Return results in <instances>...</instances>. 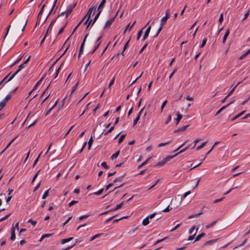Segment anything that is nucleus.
Instances as JSON below:
<instances>
[{
    "instance_id": "obj_20",
    "label": "nucleus",
    "mask_w": 250,
    "mask_h": 250,
    "mask_svg": "<svg viewBox=\"0 0 250 250\" xmlns=\"http://www.w3.org/2000/svg\"><path fill=\"white\" fill-rule=\"evenodd\" d=\"M205 235V233H202L201 234L198 235L196 236V237L195 238V241H198L200 240V239L202 237H204Z\"/></svg>"
},
{
    "instance_id": "obj_24",
    "label": "nucleus",
    "mask_w": 250,
    "mask_h": 250,
    "mask_svg": "<svg viewBox=\"0 0 250 250\" xmlns=\"http://www.w3.org/2000/svg\"><path fill=\"white\" fill-rule=\"evenodd\" d=\"M140 118V115H138L136 118L133 121V126H134L137 123L138 121L139 120Z\"/></svg>"
},
{
    "instance_id": "obj_17",
    "label": "nucleus",
    "mask_w": 250,
    "mask_h": 250,
    "mask_svg": "<svg viewBox=\"0 0 250 250\" xmlns=\"http://www.w3.org/2000/svg\"><path fill=\"white\" fill-rule=\"evenodd\" d=\"M135 23H136V21H134L132 25H130V24H128L127 25V26L126 27V28L125 30V32L127 30H130L131 29V28L133 27V26H134V25L135 24Z\"/></svg>"
},
{
    "instance_id": "obj_19",
    "label": "nucleus",
    "mask_w": 250,
    "mask_h": 250,
    "mask_svg": "<svg viewBox=\"0 0 250 250\" xmlns=\"http://www.w3.org/2000/svg\"><path fill=\"white\" fill-rule=\"evenodd\" d=\"M207 143V142H205L202 143L200 146H197L196 147V150H199L202 149L206 146Z\"/></svg>"
},
{
    "instance_id": "obj_42",
    "label": "nucleus",
    "mask_w": 250,
    "mask_h": 250,
    "mask_svg": "<svg viewBox=\"0 0 250 250\" xmlns=\"http://www.w3.org/2000/svg\"><path fill=\"white\" fill-rule=\"evenodd\" d=\"M144 28H143L141 30L139 31L138 33H137V40H139V39L140 38L142 34V30Z\"/></svg>"
},
{
    "instance_id": "obj_63",
    "label": "nucleus",
    "mask_w": 250,
    "mask_h": 250,
    "mask_svg": "<svg viewBox=\"0 0 250 250\" xmlns=\"http://www.w3.org/2000/svg\"><path fill=\"white\" fill-rule=\"evenodd\" d=\"M113 183H110L108 184L106 187L105 190H107V189H108L110 187H111L113 186Z\"/></svg>"
},
{
    "instance_id": "obj_6",
    "label": "nucleus",
    "mask_w": 250,
    "mask_h": 250,
    "mask_svg": "<svg viewBox=\"0 0 250 250\" xmlns=\"http://www.w3.org/2000/svg\"><path fill=\"white\" fill-rule=\"evenodd\" d=\"M114 19H115V17H113V18H112L111 19H110L109 20H108L106 22V23L104 25V28L108 29L110 26L111 24L113 22V21H114Z\"/></svg>"
},
{
    "instance_id": "obj_51",
    "label": "nucleus",
    "mask_w": 250,
    "mask_h": 250,
    "mask_svg": "<svg viewBox=\"0 0 250 250\" xmlns=\"http://www.w3.org/2000/svg\"><path fill=\"white\" fill-rule=\"evenodd\" d=\"M195 229V226H193L190 229H189L188 233L190 234L192 233L193 232V230Z\"/></svg>"
},
{
    "instance_id": "obj_38",
    "label": "nucleus",
    "mask_w": 250,
    "mask_h": 250,
    "mask_svg": "<svg viewBox=\"0 0 250 250\" xmlns=\"http://www.w3.org/2000/svg\"><path fill=\"white\" fill-rule=\"evenodd\" d=\"M207 39L206 38H204L203 39V41H202V44L200 45V47H203L205 45V44H206V43L207 42Z\"/></svg>"
},
{
    "instance_id": "obj_50",
    "label": "nucleus",
    "mask_w": 250,
    "mask_h": 250,
    "mask_svg": "<svg viewBox=\"0 0 250 250\" xmlns=\"http://www.w3.org/2000/svg\"><path fill=\"white\" fill-rule=\"evenodd\" d=\"M101 166L104 167L106 169H108L109 168L108 166L106 165V163L105 162H103L101 164Z\"/></svg>"
},
{
    "instance_id": "obj_52",
    "label": "nucleus",
    "mask_w": 250,
    "mask_h": 250,
    "mask_svg": "<svg viewBox=\"0 0 250 250\" xmlns=\"http://www.w3.org/2000/svg\"><path fill=\"white\" fill-rule=\"evenodd\" d=\"M73 127L74 125H72L70 127V128L68 129V130L66 132V133L64 135L63 138H65L69 134V133L70 132V131L73 128Z\"/></svg>"
},
{
    "instance_id": "obj_53",
    "label": "nucleus",
    "mask_w": 250,
    "mask_h": 250,
    "mask_svg": "<svg viewBox=\"0 0 250 250\" xmlns=\"http://www.w3.org/2000/svg\"><path fill=\"white\" fill-rule=\"evenodd\" d=\"M249 15V11H248L247 13H246L245 14L242 20V21L245 20L247 18V17H248Z\"/></svg>"
},
{
    "instance_id": "obj_4",
    "label": "nucleus",
    "mask_w": 250,
    "mask_h": 250,
    "mask_svg": "<svg viewBox=\"0 0 250 250\" xmlns=\"http://www.w3.org/2000/svg\"><path fill=\"white\" fill-rule=\"evenodd\" d=\"M174 156H167L165 158H164L162 161L159 162L156 166H164L167 162L169 161L170 159L173 158Z\"/></svg>"
},
{
    "instance_id": "obj_3",
    "label": "nucleus",
    "mask_w": 250,
    "mask_h": 250,
    "mask_svg": "<svg viewBox=\"0 0 250 250\" xmlns=\"http://www.w3.org/2000/svg\"><path fill=\"white\" fill-rule=\"evenodd\" d=\"M25 65L24 63H22L18 67V69L16 70V71L9 78L7 82H9L11 81L22 68H24Z\"/></svg>"
},
{
    "instance_id": "obj_16",
    "label": "nucleus",
    "mask_w": 250,
    "mask_h": 250,
    "mask_svg": "<svg viewBox=\"0 0 250 250\" xmlns=\"http://www.w3.org/2000/svg\"><path fill=\"white\" fill-rule=\"evenodd\" d=\"M188 127V125H185V126H183L181 128H178L177 129V130H175L174 132V133H177L178 132H179V131H184L186 129V128Z\"/></svg>"
},
{
    "instance_id": "obj_47",
    "label": "nucleus",
    "mask_w": 250,
    "mask_h": 250,
    "mask_svg": "<svg viewBox=\"0 0 250 250\" xmlns=\"http://www.w3.org/2000/svg\"><path fill=\"white\" fill-rule=\"evenodd\" d=\"M90 216L89 214H85V215H82V216H81L80 217H79V220H83V218H87L88 217H89Z\"/></svg>"
},
{
    "instance_id": "obj_12",
    "label": "nucleus",
    "mask_w": 250,
    "mask_h": 250,
    "mask_svg": "<svg viewBox=\"0 0 250 250\" xmlns=\"http://www.w3.org/2000/svg\"><path fill=\"white\" fill-rule=\"evenodd\" d=\"M229 29H228L226 32V33L225 34L224 37H223V41H222V42L223 44H224L226 42V41L227 40V37H228V36L229 35Z\"/></svg>"
},
{
    "instance_id": "obj_26",
    "label": "nucleus",
    "mask_w": 250,
    "mask_h": 250,
    "mask_svg": "<svg viewBox=\"0 0 250 250\" xmlns=\"http://www.w3.org/2000/svg\"><path fill=\"white\" fill-rule=\"evenodd\" d=\"M10 27H11V25H8V27H7L5 34L4 36L3 37V39L4 40L6 38V36H7V35H8V34L9 33V31Z\"/></svg>"
},
{
    "instance_id": "obj_60",
    "label": "nucleus",
    "mask_w": 250,
    "mask_h": 250,
    "mask_svg": "<svg viewBox=\"0 0 250 250\" xmlns=\"http://www.w3.org/2000/svg\"><path fill=\"white\" fill-rule=\"evenodd\" d=\"M216 241L215 240H211L207 241L206 242V244H212L213 243H214Z\"/></svg>"
},
{
    "instance_id": "obj_2",
    "label": "nucleus",
    "mask_w": 250,
    "mask_h": 250,
    "mask_svg": "<svg viewBox=\"0 0 250 250\" xmlns=\"http://www.w3.org/2000/svg\"><path fill=\"white\" fill-rule=\"evenodd\" d=\"M105 2H106V0H102L101 2L100 3V5H99V6H98V7L97 8V10H98V12L95 15V17H94V18L93 19V22H92V25L95 22L96 20L99 18V17L101 12L102 11V9H103V8H104V6Z\"/></svg>"
},
{
    "instance_id": "obj_49",
    "label": "nucleus",
    "mask_w": 250,
    "mask_h": 250,
    "mask_svg": "<svg viewBox=\"0 0 250 250\" xmlns=\"http://www.w3.org/2000/svg\"><path fill=\"white\" fill-rule=\"evenodd\" d=\"M114 126H111L105 133H104V135H107L108 133L111 132L114 129Z\"/></svg>"
},
{
    "instance_id": "obj_30",
    "label": "nucleus",
    "mask_w": 250,
    "mask_h": 250,
    "mask_svg": "<svg viewBox=\"0 0 250 250\" xmlns=\"http://www.w3.org/2000/svg\"><path fill=\"white\" fill-rule=\"evenodd\" d=\"M177 70H178V68L177 67L174 68L173 71L171 73V74H170V75L169 76V79H170L172 77V76L175 74V73L177 71Z\"/></svg>"
},
{
    "instance_id": "obj_8",
    "label": "nucleus",
    "mask_w": 250,
    "mask_h": 250,
    "mask_svg": "<svg viewBox=\"0 0 250 250\" xmlns=\"http://www.w3.org/2000/svg\"><path fill=\"white\" fill-rule=\"evenodd\" d=\"M44 76H43L41 78V79L37 82V83L35 85V86H34L32 90L29 93V94H30L34 90H35L37 87L38 86V85L40 84V83L42 82V81L43 80V79H44Z\"/></svg>"
},
{
    "instance_id": "obj_55",
    "label": "nucleus",
    "mask_w": 250,
    "mask_h": 250,
    "mask_svg": "<svg viewBox=\"0 0 250 250\" xmlns=\"http://www.w3.org/2000/svg\"><path fill=\"white\" fill-rule=\"evenodd\" d=\"M78 203V201H74V200H73L72 201H71L69 203V207H71L72 206V205L76 204Z\"/></svg>"
},
{
    "instance_id": "obj_7",
    "label": "nucleus",
    "mask_w": 250,
    "mask_h": 250,
    "mask_svg": "<svg viewBox=\"0 0 250 250\" xmlns=\"http://www.w3.org/2000/svg\"><path fill=\"white\" fill-rule=\"evenodd\" d=\"M176 115L177 116V118L175 119V121L176 122V125H177L180 122L181 119H182L183 116L182 114L180 113L179 111L176 112Z\"/></svg>"
},
{
    "instance_id": "obj_62",
    "label": "nucleus",
    "mask_w": 250,
    "mask_h": 250,
    "mask_svg": "<svg viewBox=\"0 0 250 250\" xmlns=\"http://www.w3.org/2000/svg\"><path fill=\"white\" fill-rule=\"evenodd\" d=\"M162 27H163V26L161 25L160 27H159V28L158 29L155 36H157L158 35V34L160 33V32L162 30Z\"/></svg>"
},
{
    "instance_id": "obj_31",
    "label": "nucleus",
    "mask_w": 250,
    "mask_h": 250,
    "mask_svg": "<svg viewBox=\"0 0 250 250\" xmlns=\"http://www.w3.org/2000/svg\"><path fill=\"white\" fill-rule=\"evenodd\" d=\"M48 191H49V189L46 190L44 193L43 194L42 196V199H44L45 198H46V197L48 196Z\"/></svg>"
},
{
    "instance_id": "obj_61",
    "label": "nucleus",
    "mask_w": 250,
    "mask_h": 250,
    "mask_svg": "<svg viewBox=\"0 0 250 250\" xmlns=\"http://www.w3.org/2000/svg\"><path fill=\"white\" fill-rule=\"evenodd\" d=\"M201 141V139H199V138H197V139H196L194 141V145L193 146V147H195V146H196V145L199 142Z\"/></svg>"
},
{
    "instance_id": "obj_33",
    "label": "nucleus",
    "mask_w": 250,
    "mask_h": 250,
    "mask_svg": "<svg viewBox=\"0 0 250 250\" xmlns=\"http://www.w3.org/2000/svg\"><path fill=\"white\" fill-rule=\"evenodd\" d=\"M87 36H88V34H86L85 36V37H84V38L83 39V42L82 43L81 45L80 46L81 48H83L84 47V43H85V41H86V39Z\"/></svg>"
},
{
    "instance_id": "obj_18",
    "label": "nucleus",
    "mask_w": 250,
    "mask_h": 250,
    "mask_svg": "<svg viewBox=\"0 0 250 250\" xmlns=\"http://www.w3.org/2000/svg\"><path fill=\"white\" fill-rule=\"evenodd\" d=\"M123 203H121L118 205H117L114 208L111 209V211H115L119 209H120L123 206Z\"/></svg>"
},
{
    "instance_id": "obj_11",
    "label": "nucleus",
    "mask_w": 250,
    "mask_h": 250,
    "mask_svg": "<svg viewBox=\"0 0 250 250\" xmlns=\"http://www.w3.org/2000/svg\"><path fill=\"white\" fill-rule=\"evenodd\" d=\"M58 103V100H57L55 104L46 112L45 113V116H47L49 113L51 112V111L57 105Z\"/></svg>"
},
{
    "instance_id": "obj_48",
    "label": "nucleus",
    "mask_w": 250,
    "mask_h": 250,
    "mask_svg": "<svg viewBox=\"0 0 250 250\" xmlns=\"http://www.w3.org/2000/svg\"><path fill=\"white\" fill-rule=\"evenodd\" d=\"M60 69V67H59V68L56 69V72H55V73L54 74V79L56 78L58 76V74L59 73Z\"/></svg>"
},
{
    "instance_id": "obj_34",
    "label": "nucleus",
    "mask_w": 250,
    "mask_h": 250,
    "mask_svg": "<svg viewBox=\"0 0 250 250\" xmlns=\"http://www.w3.org/2000/svg\"><path fill=\"white\" fill-rule=\"evenodd\" d=\"M198 228H197V229H196V231H195V232L194 233V234H193V235H190V236H189L188 237V241L192 240L194 238V236H195V235L196 234V232H197V230H198Z\"/></svg>"
},
{
    "instance_id": "obj_5",
    "label": "nucleus",
    "mask_w": 250,
    "mask_h": 250,
    "mask_svg": "<svg viewBox=\"0 0 250 250\" xmlns=\"http://www.w3.org/2000/svg\"><path fill=\"white\" fill-rule=\"evenodd\" d=\"M169 10H167L166 13V16L164 17L161 20V23L160 25L161 26H163L167 22V19L169 18Z\"/></svg>"
},
{
    "instance_id": "obj_37",
    "label": "nucleus",
    "mask_w": 250,
    "mask_h": 250,
    "mask_svg": "<svg viewBox=\"0 0 250 250\" xmlns=\"http://www.w3.org/2000/svg\"><path fill=\"white\" fill-rule=\"evenodd\" d=\"M28 223H30L33 226H35L37 224V221L33 220L32 219H29L28 221Z\"/></svg>"
},
{
    "instance_id": "obj_13",
    "label": "nucleus",
    "mask_w": 250,
    "mask_h": 250,
    "mask_svg": "<svg viewBox=\"0 0 250 250\" xmlns=\"http://www.w3.org/2000/svg\"><path fill=\"white\" fill-rule=\"evenodd\" d=\"M73 8V6H72L71 5H68L67 6V9L65 10L66 17L68 15L70 14V13L71 12V11L72 10Z\"/></svg>"
},
{
    "instance_id": "obj_32",
    "label": "nucleus",
    "mask_w": 250,
    "mask_h": 250,
    "mask_svg": "<svg viewBox=\"0 0 250 250\" xmlns=\"http://www.w3.org/2000/svg\"><path fill=\"white\" fill-rule=\"evenodd\" d=\"M149 160V159H147L146 161H145V162H144L143 163H142L141 165H139L138 166V169H140L143 166H144L145 165H146L147 162Z\"/></svg>"
},
{
    "instance_id": "obj_41",
    "label": "nucleus",
    "mask_w": 250,
    "mask_h": 250,
    "mask_svg": "<svg viewBox=\"0 0 250 250\" xmlns=\"http://www.w3.org/2000/svg\"><path fill=\"white\" fill-rule=\"evenodd\" d=\"M27 20H24L22 23V24H23V26L21 29V31H23L24 29H25V26L26 25V24H27Z\"/></svg>"
},
{
    "instance_id": "obj_36",
    "label": "nucleus",
    "mask_w": 250,
    "mask_h": 250,
    "mask_svg": "<svg viewBox=\"0 0 250 250\" xmlns=\"http://www.w3.org/2000/svg\"><path fill=\"white\" fill-rule=\"evenodd\" d=\"M123 176H120V177L115 179L114 180L113 183H115V182H121L122 181V180H123Z\"/></svg>"
},
{
    "instance_id": "obj_23",
    "label": "nucleus",
    "mask_w": 250,
    "mask_h": 250,
    "mask_svg": "<svg viewBox=\"0 0 250 250\" xmlns=\"http://www.w3.org/2000/svg\"><path fill=\"white\" fill-rule=\"evenodd\" d=\"M119 154V151H118L117 152H116L115 153H114L111 157V158L112 160H114L115 159H116V158H117V157L118 156Z\"/></svg>"
},
{
    "instance_id": "obj_25",
    "label": "nucleus",
    "mask_w": 250,
    "mask_h": 250,
    "mask_svg": "<svg viewBox=\"0 0 250 250\" xmlns=\"http://www.w3.org/2000/svg\"><path fill=\"white\" fill-rule=\"evenodd\" d=\"M11 94L9 93L6 96V97L3 100L7 103L11 99Z\"/></svg>"
},
{
    "instance_id": "obj_57",
    "label": "nucleus",
    "mask_w": 250,
    "mask_h": 250,
    "mask_svg": "<svg viewBox=\"0 0 250 250\" xmlns=\"http://www.w3.org/2000/svg\"><path fill=\"white\" fill-rule=\"evenodd\" d=\"M114 81H115V78H113L112 79V80L110 81V83H109V84L108 85V87L109 88H110L111 86L114 84Z\"/></svg>"
},
{
    "instance_id": "obj_43",
    "label": "nucleus",
    "mask_w": 250,
    "mask_h": 250,
    "mask_svg": "<svg viewBox=\"0 0 250 250\" xmlns=\"http://www.w3.org/2000/svg\"><path fill=\"white\" fill-rule=\"evenodd\" d=\"M160 179H157L155 182L147 190H150L155 186V185L159 182Z\"/></svg>"
},
{
    "instance_id": "obj_59",
    "label": "nucleus",
    "mask_w": 250,
    "mask_h": 250,
    "mask_svg": "<svg viewBox=\"0 0 250 250\" xmlns=\"http://www.w3.org/2000/svg\"><path fill=\"white\" fill-rule=\"evenodd\" d=\"M72 218V217H69L63 224L62 226H64Z\"/></svg>"
},
{
    "instance_id": "obj_22",
    "label": "nucleus",
    "mask_w": 250,
    "mask_h": 250,
    "mask_svg": "<svg viewBox=\"0 0 250 250\" xmlns=\"http://www.w3.org/2000/svg\"><path fill=\"white\" fill-rule=\"evenodd\" d=\"M217 222V220H215V221L212 222L211 223H210L208 225H207L206 226V229H208L212 227L214 225H215V224Z\"/></svg>"
},
{
    "instance_id": "obj_56",
    "label": "nucleus",
    "mask_w": 250,
    "mask_h": 250,
    "mask_svg": "<svg viewBox=\"0 0 250 250\" xmlns=\"http://www.w3.org/2000/svg\"><path fill=\"white\" fill-rule=\"evenodd\" d=\"M10 215V214L6 215L5 216L3 217V218H1L0 219V222H2L5 219H6Z\"/></svg>"
},
{
    "instance_id": "obj_44",
    "label": "nucleus",
    "mask_w": 250,
    "mask_h": 250,
    "mask_svg": "<svg viewBox=\"0 0 250 250\" xmlns=\"http://www.w3.org/2000/svg\"><path fill=\"white\" fill-rule=\"evenodd\" d=\"M190 193V192L189 191H187L186 192H185L183 195L182 196V199H185L188 195Z\"/></svg>"
},
{
    "instance_id": "obj_27",
    "label": "nucleus",
    "mask_w": 250,
    "mask_h": 250,
    "mask_svg": "<svg viewBox=\"0 0 250 250\" xmlns=\"http://www.w3.org/2000/svg\"><path fill=\"white\" fill-rule=\"evenodd\" d=\"M93 143V139L92 137H91L90 139L89 140V141L88 142V149L89 150L91 148V145Z\"/></svg>"
},
{
    "instance_id": "obj_21",
    "label": "nucleus",
    "mask_w": 250,
    "mask_h": 250,
    "mask_svg": "<svg viewBox=\"0 0 250 250\" xmlns=\"http://www.w3.org/2000/svg\"><path fill=\"white\" fill-rule=\"evenodd\" d=\"M6 103H7L4 100H2L0 102V111L5 106Z\"/></svg>"
},
{
    "instance_id": "obj_29",
    "label": "nucleus",
    "mask_w": 250,
    "mask_h": 250,
    "mask_svg": "<svg viewBox=\"0 0 250 250\" xmlns=\"http://www.w3.org/2000/svg\"><path fill=\"white\" fill-rule=\"evenodd\" d=\"M103 190H104V188H101V189H99L98 191L94 192L93 194L95 195H100L103 192Z\"/></svg>"
},
{
    "instance_id": "obj_15",
    "label": "nucleus",
    "mask_w": 250,
    "mask_h": 250,
    "mask_svg": "<svg viewBox=\"0 0 250 250\" xmlns=\"http://www.w3.org/2000/svg\"><path fill=\"white\" fill-rule=\"evenodd\" d=\"M149 223V218L148 217H146V218H145L143 220V222H142V224L146 226L147 225H148Z\"/></svg>"
},
{
    "instance_id": "obj_28",
    "label": "nucleus",
    "mask_w": 250,
    "mask_h": 250,
    "mask_svg": "<svg viewBox=\"0 0 250 250\" xmlns=\"http://www.w3.org/2000/svg\"><path fill=\"white\" fill-rule=\"evenodd\" d=\"M240 83H238L234 87H233L231 90L230 91V92H229V93L228 94V96H230L233 92L235 90L236 87L238 86V85L239 84H240Z\"/></svg>"
},
{
    "instance_id": "obj_45",
    "label": "nucleus",
    "mask_w": 250,
    "mask_h": 250,
    "mask_svg": "<svg viewBox=\"0 0 250 250\" xmlns=\"http://www.w3.org/2000/svg\"><path fill=\"white\" fill-rule=\"evenodd\" d=\"M171 116L169 114L168 116L167 120L165 122V124H166V125L168 124L171 121Z\"/></svg>"
},
{
    "instance_id": "obj_9",
    "label": "nucleus",
    "mask_w": 250,
    "mask_h": 250,
    "mask_svg": "<svg viewBox=\"0 0 250 250\" xmlns=\"http://www.w3.org/2000/svg\"><path fill=\"white\" fill-rule=\"evenodd\" d=\"M150 29H151V26H149L146 29V32L145 33L144 36L143 37V40H145L147 38V37L148 36V35L149 34Z\"/></svg>"
},
{
    "instance_id": "obj_40",
    "label": "nucleus",
    "mask_w": 250,
    "mask_h": 250,
    "mask_svg": "<svg viewBox=\"0 0 250 250\" xmlns=\"http://www.w3.org/2000/svg\"><path fill=\"white\" fill-rule=\"evenodd\" d=\"M170 143V141H168L167 142H166V143H160L158 145V147H161V146H165L167 145H168Z\"/></svg>"
},
{
    "instance_id": "obj_14",
    "label": "nucleus",
    "mask_w": 250,
    "mask_h": 250,
    "mask_svg": "<svg viewBox=\"0 0 250 250\" xmlns=\"http://www.w3.org/2000/svg\"><path fill=\"white\" fill-rule=\"evenodd\" d=\"M73 239V237H69V238H66V239H62V241H61V243L62 244H65L66 243H67V242L70 241Z\"/></svg>"
},
{
    "instance_id": "obj_46",
    "label": "nucleus",
    "mask_w": 250,
    "mask_h": 250,
    "mask_svg": "<svg viewBox=\"0 0 250 250\" xmlns=\"http://www.w3.org/2000/svg\"><path fill=\"white\" fill-rule=\"evenodd\" d=\"M78 84H79V82H77L76 83V84L73 87L71 93H73V92H74L76 90V89L77 88Z\"/></svg>"
},
{
    "instance_id": "obj_64",
    "label": "nucleus",
    "mask_w": 250,
    "mask_h": 250,
    "mask_svg": "<svg viewBox=\"0 0 250 250\" xmlns=\"http://www.w3.org/2000/svg\"><path fill=\"white\" fill-rule=\"evenodd\" d=\"M223 20V14H221L220 15V17L219 19V22L220 23H221L222 22Z\"/></svg>"
},
{
    "instance_id": "obj_35",
    "label": "nucleus",
    "mask_w": 250,
    "mask_h": 250,
    "mask_svg": "<svg viewBox=\"0 0 250 250\" xmlns=\"http://www.w3.org/2000/svg\"><path fill=\"white\" fill-rule=\"evenodd\" d=\"M125 135L123 134V135H122L119 139V140H118V143L119 144H120L124 139L125 137Z\"/></svg>"
},
{
    "instance_id": "obj_54",
    "label": "nucleus",
    "mask_w": 250,
    "mask_h": 250,
    "mask_svg": "<svg viewBox=\"0 0 250 250\" xmlns=\"http://www.w3.org/2000/svg\"><path fill=\"white\" fill-rule=\"evenodd\" d=\"M101 234H100L95 235L94 236H93V237H91V238L90 239V241H93L96 238L98 237Z\"/></svg>"
},
{
    "instance_id": "obj_39",
    "label": "nucleus",
    "mask_w": 250,
    "mask_h": 250,
    "mask_svg": "<svg viewBox=\"0 0 250 250\" xmlns=\"http://www.w3.org/2000/svg\"><path fill=\"white\" fill-rule=\"evenodd\" d=\"M167 103V100H165V101H164L163 102V104H162L161 106V112L163 111V109H164L165 106L166 105Z\"/></svg>"
},
{
    "instance_id": "obj_58",
    "label": "nucleus",
    "mask_w": 250,
    "mask_h": 250,
    "mask_svg": "<svg viewBox=\"0 0 250 250\" xmlns=\"http://www.w3.org/2000/svg\"><path fill=\"white\" fill-rule=\"evenodd\" d=\"M171 208H169V206H168L166 208L163 210V212H168Z\"/></svg>"
},
{
    "instance_id": "obj_10",
    "label": "nucleus",
    "mask_w": 250,
    "mask_h": 250,
    "mask_svg": "<svg viewBox=\"0 0 250 250\" xmlns=\"http://www.w3.org/2000/svg\"><path fill=\"white\" fill-rule=\"evenodd\" d=\"M16 238L15 230L14 227H12L11 229V235L10 237V240L12 241L15 240Z\"/></svg>"
},
{
    "instance_id": "obj_1",
    "label": "nucleus",
    "mask_w": 250,
    "mask_h": 250,
    "mask_svg": "<svg viewBox=\"0 0 250 250\" xmlns=\"http://www.w3.org/2000/svg\"><path fill=\"white\" fill-rule=\"evenodd\" d=\"M97 9V6H94L92 7H91L89 9L88 11L85 16V17H87V19L84 22V24H87V27L89 26V25L90 24L92 20L90 19L91 17L93 16L96 11Z\"/></svg>"
}]
</instances>
